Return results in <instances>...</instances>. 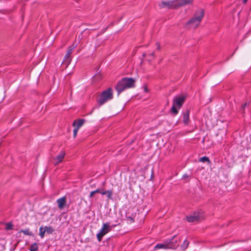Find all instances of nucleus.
I'll use <instances>...</instances> for the list:
<instances>
[{
	"label": "nucleus",
	"mask_w": 251,
	"mask_h": 251,
	"mask_svg": "<svg viewBox=\"0 0 251 251\" xmlns=\"http://www.w3.org/2000/svg\"><path fill=\"white\" fill-rule=\"evenodd\" d=\"M45 232L44 228H43L42 226L40 227L39 229V235L42 238L44 237Z\"/></svg>",
	"instance_id": "412c9836"
},
{
	"label": "nucleus",
	"mask_w": 251,
	"mask_h": 251,
	"mask_svg": "<svg viewBox=\"0 0 251 251\" xmlns=\"http://www.w3.org/2000/svg\"><path fill=\"white\" fill-rule=\"evenodd\" d=\"M20 232L23 233L25 235H28V236H33V233L29 231V229L28 228H26L25 229H22L20 231Z\"/></svg>",
	"instance_id": "dca6fc26"
},
{
	"label": "nucleus",
	"mask_w": 251,
	"mask_h": 251,
	"mask_svg": "<svg viewBox=\"0 0 251 251\" xmlns=\"http://www.w3.org/2000/svg\"><path fill=\"white\" fill-rule=\"evenodd\" d=\"M189 244V242L188 241H187V240H185L184 241H183V244L181 245V248L183 249V250H185L187 248V247H188V245Z\"/></svg>",
	"instance_id": "aec40b11"
},
{
	"label": "nucleus",
	"mask_w": 251,
	"mask_h": 251,
	"mask_svg": "<svg viewBox=\"0 0 251 251\" xmlns=\"http://www.w3.org/2000/svg\"><path fill=\"white\" fill-rule=\"evenodd\" d=\"M65 153L64 151H61L58 155L54 158V165H57L61 162L65 156Z\"/></svg>",
	"instance_id": "9b49d317"
},
{
	"label": "nucleus",
	"mask_w": 251,
	"mask_h": 251,
	"mask_svg": "<svg viewBox=\"0 0 251 251\" xmlns=\"http://www.w3.org/2000/svg\"><path fill=\"white\" fill-rule=\"evenodd\" d=\"M189 114L190 109H187L183 113V122L185 125H187L189 123Z\"/></svg>",
	"instance_id": "f8f14e48"
},
{
	"label": "nucleus",
	"mask_w": 251,
	"mask_h": 251,
	"mask_svg": "<svg viewBox=\"0 0 251 251\" xmlns=\"http://www.w3.org/2000/svg\"><path fill=\"white\" fill-rule=\"evenodd\" d=\"M162 248L167 249L166 241L162 244H157L154 247L155 249H162Z\"/></svg>",
	"instance_id": "2eb2a0df"
},
{
	"label": "nucleus",
	"mask_w": 251,
	"mask_h": 251,
	"mask_svg": "<svg viewBox=\"0 0 251 251\" xmlns=\"http://www.w3.org/2000/svg\"><path fill=\"white\" fill-rule=\"evenodd\" d=\"M248 1V0H243V3H246L247 2V1Z\"/></svg>",
	"instance_id": "7c9ffc66"
},
{
	"label": "nucleus",
	"mask_w": 251,
	"mask_h": 251,
	"mask_svg": "<svg viewBox=\"0 0 251 251\" xmlns=\"http://www.w3.org/2000/svg\"><path fill=\"white\" fill-rule=\"evenodd\" d=\"M144 92H146V93L149 92L148 88H147V86H145V87H144Z\"/></svg>",
	"instance_id": "c85d7f7f"
},
{
	"label": "nucleus",
	"mask_w": 251,
	"mask_h": 251,
	"mask_svg": "<svg viewBox=\"0 0 251 251\" xmlns=\"http://www.w3.org/2000/svg\"><path fill=\"white\" fill-rule=\"evenodd\" d=\"M199 161L202 162H208V164L210 163V160L207 156H203L199 159Z\"/></svg>",
	"instance_id": "6ab92c4d"
},
{
	"label": "nucleus",
	"mask_w": 251,
	"mask_h": 251,
	"mask_svg": "<svg viewBox=\"0 0 251 251\" xmlns=\"http://www.w3.org/2000/svg\"><path fill=\"white\" fill-rule=\"evenodd\" d=\"M150 55H151V56H153V57H154V52H152V53L150 54Z\"/></svg>",
	"instance_id": "c756f323"
},
{
	"label": "nucleus",
	"mask_w": 251,
	"mask_h": 251,
	"mask_svg": "<svg viewBox=\"0 0 251 251\" xmlns=\"http://www.w3.org/2000/svg\"><path fill=\"white\" fill-rule=\"evenodd\" d=\"M240 12H239L238 13V16H239V15H240Z\"/></svg>",
	"instance_id": "72a5a7b5"
},
{
	"label": "nucleus",
	"mask_w": 251,
	"mask_h": 251,
	"mask_svg": "<svg viewBox=\"0 0 251 251\" xmlns=\"http://www.w3.org/2000/svg\"><path fill=\"white\" fill-rule=\"evenodd\" d=\"M14 249H10V251H14Z\"/></svg>",
	"instance_id": "473e14b6"
},
{
	"label": "nucleus",
	"mask_w": 251,
	"mask_h": 251,
	"mask_svg": "<svg viewBox=\"0 0 251 251\" xmlns=\"http://www.w3.org/2000/svg\"><path fill=\"white\" fill-rule=\"evenodd\" d=\"M156 45H157V50H160V44L158 42L156 43Z\"/></svg>",
	"instance_id": "cd10ccee"
},
{
	"label": "nucleus",
	"mask_w": 251,
	"mask_h": 251,
	"mask_svg": "<svg viewBox=\"0 0 251 251\" xmlns=\"http://www.w3.org/2000/svg\"><path fill=\"white\" fill-rule=\"evenodd\" d=\"M58 207L60 209H63L66 203V198L65 197L58 199L57 200Z\"/></svg>",
	"instance_id": "ddd939ff"
},
{
	"label": "nucleus",
	"mask_w": 251,
	"mask_h": 251,
	"mask_svg": "<svg viewBox=\"0 0 251 251\" xmlns=\"http://www.w3.org/2000/svg\"><path fill=\"white\" fill-rule=\"evenodd\" d=\"M194 0H173L162 1L158 6L160 8L177 9L185 5L192 3Z\"/></svg>",
	"instance_id": "f257e3e1"
},
{
	"label": "nucleus",
	"mask_w": 251,
	"mask_h": 251,
	"mask_svg": "<svg viewBox=\"0 0 251 251\" xmlns=\"http://www.w3.org/2000/svg\"><path fill=\"white\" fill-rule=\"evenodd\" d=\"M100 193L102 195H105L108 199H112V191L111 190H107L101 191Z\"/></svg>",
	"instance_id": "4468645a"
},
{
	"label": "nucleus",
	"mask_w": 251,
	"mask_h": 251,
	"mask_svg": "<svg viewBox=\"0 0 251 251\" xmlns=\"http://www.w3.org/2000/svg\"><path fill=\"white\" fill-rule=\"evenodd\" d=\"M189 177V176L187 174H185L183 175L182 178L185 179V178H188Z\"/></svg>",
	"instance_id": "bb28decb"
},
{
	"label": "nucleus",
	"mask_w": 251,
	"mask_h": 251,
	"mask_svg": "<svg viewBox=\"0 0 251 251\" xmlns=\"http://www.w3.org/2000/svg\"><path fill=\"white\" fill-rule=\"evenodd\" d=\"M179 238L176 235H174L171 239L166 241L167 248L176 249L179 245Z\"/></svg>",
	"instance_id": "0eeeda50"
},
{
	"label": "nucleus",
	"mask_w": 251,
	"mask_h": 251,
	"mask_svg": "<svg viewBox=\"0 0 251 251\" xmlns=\"http://www.w3.org/2000/svg\"><path fill=\"white\" fill-rule=\"evenodd\" d=\"M248 105V102H246L244 104H243L242 105V107H241V111H242V113L244 112V110L245 108V107Z\"/></svg>",
	"instance_id": "393cba45"
},
{
	"label": "nucleus",
	"mask_w": 251,
	"mask_h": 251,
	"mask_svg": "<svg viewBox=\"0 0 251 251\" xmlns=\"http://www.w3.org/2000/svg\"><path fill=\"white\" fill-rule=\"evenodd\" d=\"M186 99L184 95H177L174 97L173 100V105L171 109V113L176 115L178 113V110L181 108Z\"/></svg>",
	"instance_id": "7ed1b4c3"
},
{
	"label": "nucleus",
	"mask_w": 251,
	"mask_h": 251,
	"mask_svg": "<svg viewBox=\"0 0 251 251\" xmlns=\"http://www.w3.org/2000/svg\"><path fill=\"white\" fill-rule=\"evenodd\" d=\"M78 129L76 128H75L74 129V131H73V136H74V137L75 138L77 135V133L78 132Z\"/></svg>",
	"instance_id": "a878e982"
},
{
	"label": "nucleus",
	"mask_w": 251,
	"mask_h": 251,
	"mask_svg": "<svg viewBox=\"0 0 251 251\" xmlns=\"http://www.w3.org/2000/svg\"><path fill=\"white\" fill-rule=\"evenodd\" d=\"M135 86V79L132 77H124L119 81L115 87V89L119 95L126 89L133 88Z\"/></svg>",
	"instance_id": "f03ea898"
},
{
	"label": "nucleus",
	"mask_w": 251,
	"mask_h": 251,
	"mask_svg": "<svg viewBox=\"0 0 251 251\" xmlns=\"http://www.w3.org/2000/svg\"><path fill=\"white\" fill-rule=\"evenodd\" d=\"M204 14L203 9H200L196 12L194 17L190 19L187 22V25H190L194 28H196L199 25Z\"/></svg>",
	"instance_id": "20e7f679"
},
{
	"label": "nucleus",
	"mask_w": 251,
	"mask_h": 251,
	"mask_svg": "<svg viewBox=\"0 0 251 251\" xmlns=\"http://www.w3.org/2000/svg\"><path fill=\"white\" fill-rule=\"evenodd\" d=\"M113 98V91L111 88H108L103 91L100 95V97L97 99V102L99 105H102L108 100H111Z\"/></svg>",
	"instance_id": "39448f33"
},
{
	"label": "nucleus",
	"mask_w": 251,
	"mask_h": 251,
	"mask_svg": "<svg viewBox=\"0 0 251 251\" xmlns=\"http://www.w3.org/2000/svg\"><path fill=\"white\" fill-rule=\"evenodd\" d=\"M126 221L128 223L131 224L134 222V218L130 216H126Z\"/></svg>",
	"instance_id": "b1692460"
},
{
	"label": "nucleus",
	"mask_w": 251,
	"mask_h": 251,
	"mask_svg": "<svg viewBox=\"0 0 251 251\" xmlns=\"http://www.w3.org/2000/svg\"><path fill=\"white\" fill-rule=\"evenodd\" d=\"M5 229L6 230H11L12 229L13 225L11 223H7L5 224Z\"/></svg>",
	"instance_id": "5701e85b"
},
{
	"label": "nucleus",
	"mask_w": 251,
	"mask_h": 251,
	"mask_svg": "<svg viewBox=\"0 0 251 251\" xmlns=\"http://www.w3.org/2000/svg\"><path fill=\"white\" fill-rule=\"evenodd\" d=\"M38 250V245L36 243L32 244L30 248V251H37Z\"/></svg>",
	"instance_id": "a211bd4d"
},
{
	"label": "nucleus",
	"mask_w": 251,
	"mask_h": 251,
	"mask_svg": "<svg viewBox=\"0 0 251 251\" xmlns=\"http://www.w3.org/2000/svg\"><path fill=\"white\" fill-rule=\"evenodd\" d=\"M186 218L188 222H197L202 218V213L200 212H195L192 215L187 216Z\"/></svg>",
	"instance_id": "1a4fd4ad"
},
{
	"label": "nucleus",
	"mask_w": 251,
	"mask_h": 251,
	"mask_svg": "<svg viewBox=\"0 0 251 251\" xmlns=\"http://www.w3.org/2000/svg\"><path fill=\"white\" fill-rule=\"evenodd\" d=\"M44 229L45 230L46 232H47L48 234H52L54 231V229L50 226H46L44 227Z\"/></svg>",
	"instance_id": "f3484780"
},
{
	"label": "nucleus",
	"mask_w": 251,
	"mask_h": 251,
	"mask_svg": "<svg viewBox=\"0 0 251 251\" xmlns=\"http://www.w3.org/2000/svg\"><path fill=\"white\" fill-rule=\"evenodd\" d=\"M100 192H101L100 190V189H97L96 190L92 191L90 193V195H89V197L90 198H92L94 196L95 194H96V193H100Z\"/></svg>",
	"instance_id": "4be33fe9"
},
{
	"label": "nucleus",
	"mask_w": 251,
	"mask_h": 251,
	"mask_svg": "<svg viewBox=\"0 0 251 251\" xmlns=\"http://www.w3.org/2000/svg\"><path fill=\"white\" fill-rule=\"evenodd\" d=\"M145 56H146V54H145V53H144V54H143V57H145Z\"/></svg>",
	"instance_id": "2f4dec72"
},
{
	"label": "nucleus",
	"mask_w": 251,
	"mask_h": 251,
	"mask_svg": "<svg viewBox=\"0 0 251 251\" xmlns=\"http://www.w3.org/2000/svg\"><path fill=\"white\" fill-rule=\"evenodd\" d=\"M85 120L84 119H79L75 120L73 123V126L78 129L84 124Z\"/></svg>",
	"instance_id": "9d476101"
},
{
	"label": "nucleus",
	"mask_w": 251,
	"mask_h": 251,
	"mask_svg": "<svg viewBox=\"0 0 251 251\" xmlns=\"http://www.w3.org/2000/svg\"><path fill=\"white\" fill-rule=\"evenodd\" d=\"M75 47H74V45L69 47L68 50L66 54H65L64 60L62 62V64H64L66 67H68V65L71 62L72 58L71 57V54L72 53L73 50L74 49Z\"/></svg>",
	"instance_id": "6e6552de"
},
{
	"label": "nucleus",
	"mask_w": 251,
	"mask_h": 251,
	"mask_svg": "<svg viewBox=\"0 0 251 251\" xmlns=\"http://www.w3.org/2000/svg\"><path fill=\"white\" fill-rule=\"evenodd\" d=\"M116 225H113L112 227L115 226ZM111 230V226H109L108 223L103 224L102 227L100 232L97 234V239L99 242L102 240V237L106 234L109 232Z\"/></svg>",
	"instance_id": "423d86ee"
}]
</instances>
